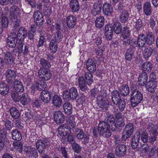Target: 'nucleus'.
Masks as SVG:
<instances>
[{"label": "nucleus", "instance_id": "obj_29", "mask_svg": "<svg viewBox=\"0 0 158 158\" xmlns=\"http://www.w3.org/2000/svg\"><path fill=\"white\" fill-rule=\"evenodd\" d=\"M97 103L98 106L102 108L103 111H105L108 109L109 107V104L107 100H103L101 99L99 100V98L97 99Z\"/></svg>", "mask_w": 158, "mask_h": 158}, {"label": "nucleus", "instance_id": "obj_42", "mask_svg": "<svg viewBox=\"0 0 158 158\" xmlns=\"http://www.w3.org/2000/svg\"><path fill=\"white\" fill-rule=\"evenodd\" d=\"M78 80L80 89L83 92H85L87 89L86 82L83 77L79 78Z\"/></svg>", "mask_w": 158, "mask_h": 158}, {"label": "nucleus", "instance_id": "obj_45", "mask_svg": "<svg viewBox=\"0 0 158 158\" xmlns=\"http://www.w3.org/2000/svg\"><path fill=\"white\" fill-rule=\"evenodd\" d=\"M153 49L151 47L145 48L143 52V56L144 59L148 60V59L151 56L153 52Z\"/></svg>", "mask_w": 158, "mask_h": 158}, {"label": "nucleus", "instance_id": "obj_62", "mask_svg": "<svg viewBox=\"0 0 158 158\" xmlns=\"http://www.w3.org/2000/svg\"><path fill=\"white\" fill-rule=\"evenodd\" d=\"M20 0H0V4L2 5H5L9 3L12 4H18Z\"/></svg>", "mask_w": 158, "mask_h": 158}, {"label": "nucleus", "instance_id": "obj_18", "mask_svg": "<svg viewBox=\"0 0 158 158\" xmlns=\"http://www.w3.org/2000/svg\"><path fill=\"white\" fill-rule=\"evenodd\" d=\"M143 13L146 16H149L152 14V7L150 2H145L143 4Z\"/></svg>", "mask_w": 158, "mask_h": 158}, {"label": "nucleus", "instance_id": "obj_26", "mask_svg": "<svg viewBox=\"0 0 158 158\" xmlns=\"http://www.w3.org/2000/svg\"><path fill=\"white\" fill-rule=\"evenodd\" d=\"M40 97L42 100L44 102L47 103L50 101L51 94L48 90H43L41 93Z\"/></svg>", "mask_w": 158, "mask_h": 158}, {"label": "nucleus", "instance_id": "obj_55", "mask_svg": "<svg viewBox=\"0 0 158 158\" xmlns=\"http://www.w3.org/2000/svg\"><path fill=\"white\" fill-rule=\"evenodd\" d=\"M110 128H108L98 132L100 136L104 138H108L111 135V132L110 130Z\"/></svg>", "mask_w": 158, "mask_h": 158}, {"label": "nucleus", "instance_id": "obj_2", "mask_svg": "<svg viewBox=\"0 0 158 158\" xmlns=\"http://www.w3.org/2000/svg\"><path fill=\"white\" fill-rule=\"evenodd\" d=\"M130 99L131 106L135 107L143 100V94L138 89H135L131 94Z\"/></svg>", "mask_w": 158, "mask_h": 158}, {"label": "nucleus", "instance_id": "obj_10", "mask_svg": "<svg viewBox=\"0 0 158 158\" xmlns=\"http://www.w3.org/2000/svg\"><path fill=\"white\" fill-rule=\"evenodd\" d=\"M127 147L123 144H120L116 146L115 154L119 157H122L124 156L126 153Z\"/></svg>", "mask_w": 158, "mask_h": 158}, {"label": "nucleus", "instance_id": "obj_46", "mask_svg": "<svg viewBox=\"0 0 158 158\" xmlns=\"http://www.w3.org/2000/svg\"><path fill=\"white\" fill-rule=\"evenodd\" d=\"M122 38L123 46L126 48L129 45H130V46H134V42H135L134 39H131L130 37H122Z\"/></svg>", "mask_w": 158, "mask_h": 158}, {"label": "nucleus", "instance_id": "obj_24", "mask_svg": "<svg viewBox=\"0 0 158 158\" xmlns=\"http://www.w3.org/2000/svg\"><path fill=\"white\" fill-rule=\"evenodd\" d=\"M26 155L29 158H38V154L37 150L35 148H27L24 150Z\"/></svg>", "mask_w": 158, "mask_h": 158}, {"label": "nucleus", "instance_id": "obj_54", "mask_svg": "<svg viewBox=\"0 0 158 158\" xmlns=\"http://www.w3.org/2000/svg\"><path fill=\"white\" fill-rule=\"evenodd\" d=\"M8 87L6 83H0V94L3 95H6L8 94Z\"/></svg>", "mask_w": 158, "mask_h": 158}, {"label": "nucleus", "instance_id": "obj_34", "mask_svg": "<svg viewBox=\"0 0 158 158\" xmlns=\"http://www.w3.org/2000/svg\"><path fill=\"white\" fill-rule=\"evenodd\" d=\"M52 103L54 106L57 108L60 107L62 103L61 98L58 95L55 94L53 97L52 99Z\"/></svg>", "mask_w": 158, "mask_h": 158}, {"label": "nucleus", "instance_id": "obj_39", "mask_svg": "<svg viewBox=\"0 0 158 158\" xmlns=\"http://www.w3.org/2000/svg\"><path fill=\"white\" fill-rule=\"evenodd\" d=\"M10 114L14 119H18L19 118L20 115L18 110L14 107H11L9 110Z\"/></svg>", "mask_w": 158, "mask_h": 158}, {"label": "nucleus", "instance_id": "obj_3", "mask_svg": "<svg viewBox=\"0 0 158 158\" xmlns=\"http://www.w3.org/2000/svg\"><path fill=\"white\" fill-rule=\"evenodd\" d=\"M76 132H78L76 134V137L79 139H82V143L85 145L87 144L89 141V135L84 134L83 130L77 128L76 129Z\"/></svg>", "mask_w": 158, "mask_h": 158}, {"label": "nucleus", "instance_id": "obj_56", "mask_svg": "<svg viewBox=\"0 0 158 158\" xmlns=\"http://www.w3.org/2000/svg\"><path fill=\"white\" fill-rule=\"evenodd\" d=\"M80 95L78 96V98L77 100V102L79 105H83L85 103V93L80 92Z\"/></svg>", "mask_w": 158, "mask_h": 158}, {"label": "nucleus", "instance_id": "obj_53", "mask_svg": "<svg viewBox=\"0 0 158 158\" xmlns=\"http://www.w3.org/2000/svg\"><path fill=\"white\" fill-rule=\"evenodd\" d=\"M134 130V127L132 123H129L126 125L124 129V131L125 133L130 135L132 134Z\"/></svg>", "mask_w": 158, "mask_h": 158}, {"label": "nucleus", "instance_id": "obj_19", "mask_svg": "<svg viewBox=\"0 0 158 158\" xmlns=\"http://www.w3.org/2000/svg\"><path fill=\"white\" fill-rule=\"evenodd\" d=\"M135 49V48L132 46L127 48L125 55V58L127 61L130 62L131 60L134 56Z\"/></svg>", "mask_w": 158, "mask_h": 158}, {"label": "nucleus", "instance_id": "obj_58", "mask_svg": "<svg viewBox=\"0 0 158 158\" xmlns=\"http://www.w3.org/2000/svg\"><path fill=\"white\" fill-rule=\"evenodd\" d=\"M69 92L71 96L72 100L75 99L78 96V93L77 89L75 87L71 88L69 89Z\"/></svg>", "mask_w": 158, "mask_h": 158}, {"label": "nucleus", "instance_id": "obj_22", "mask_svg": "<svg viewBox=\"0 0 158 158\" xmlns=\"http://www.w3.org/2000/svg\"><path fill=\"white\" fill-rule=\"evenodd\" d=\"M148 76L147 73L142 71L139 74L138 78L139 85L141 86H143L147 82Z\"/></svg>", "mask_w": 158, "mask_h": 158}, {"label": "nucleus", "instance_id": "obj_1", "mask_svg": "<svg viewBox=\"0 0 158 158\" xmlns=\"http://www.w3.org/2000/svg\"><path fill=\"white\" fill-rule=\"evenodd\" d=\"M21 10L18 6L13 5L10 10V16L12 19V21L14 22V27H18L20 23Z\"/></svg>", "mask_w": 158, "mask_h": 158}, {"label": "nucleus", "instance_id": "obj_35", "mask_svg": "<svg viewBox=\"0 0 158 158\" xmlns=\"http://www.w3.org/2000/svg\"><path fill=\"white\" fill-rule=\"evenodd\" d=\"M5 62L7 65H10L14 64L15 59L11 53L10 52H6L5 53Z\"/></svg>", "mask_w": 158, "mask_h": 158}, {"label": "nucleus", "instance_id": "obj_43", "mask_svg": "<svg viewBox=\"0 0 158 158\" xmlns=\"http://www.w3.org/2000/svg\"><path fill=\"white\" fill-rule=\"evenodd\" d=\"M65 113L67 115L71 114L73 112V106L70 103H65L63 106Z\"/></svg>", "mask_w": 158, "mask_h": 158}, {"label": "nucleus", "instance_id": "obj_9", "mask_svg": "<svg viewBox=\"0 0 158 158\" xmlns=\"http://www.w3.org/2000/svg\"><path fill=\"white\" fill-rule=\"evenodd\" d=\"M137 40V41L134 39L135 42H134V46H133L135 48L137 47L139 48L143 47L146 43L145 35L143 33L140 34L138 35Z\"/></svg>", "mask_w": 158, "mask_h": 158}, {"label": "nucleus", "instance_id": "obj_31", "mask_svg": "<svg viewBox=\"0 0 158 158\" xmlns=\"http://www.w3.org/2000/svg\"><path fill=\"white\" fill-rule=\"evenodd\" d=\"M69 7L73 13L77 12L80 8L79 3L77 0H71L70 2Z\"/></svg>", "mask_w": 158, "mask_h": 158}, {"label": "nucleus", "instance_id": "obj_27", "mask_svg": "<svg viewBox=\"0 0 158 158\" xmlns=\"http://www.w3.org/2000/svg\"><path fill=\"white\" fill-rule=\"evenodd\" d=\"M13 83V89L15 92H23L24 91V87L21 82L15 80Z\"/></svg>", "mask_w": 158, "mask_h": 158}, {"label": "nucleus", "instance_id": "obj_40", "mask_svg": "<svg viewBox=\"0 0 158 158\" xmlns=\"http://www.w3.org/2000/svg\"><path fill=\"white\" fill-rule=\"evenodd\" d=\"M105 22V19L103 16H99L97 17L95 24L96 27L98 28H101L103 26Z\"/></svg>", "mask_w": 158, "mask_h": 158}, {"label": "nucleus", "instance_id": "obj_16", "mask_svg": "<svg viewBox=\"0 0 158 158\" xmlns=\"http://www.w3.org/2000/svg\"><path fill=\"white\" fill-rule=\"evenodd\" d=\"M106 122L110 126L111 130L114 131L116 130L118 127L115 122V118L113 115H109L106 118Z\"/></svg>", "mask_w": 158, "mask_h": 158}, {"label": "nucleus", "instance_id": "obj_23", "mask_svg": "<svg viewBox=\"0 0 158 158\" xmlns=\"http://www.w3.org/2000/svg\"><path fill=\"white\" fill-rule=\"evenodd\" d=\"M102 6V1H100L95 3L93 5V9L92 10V13L94 16L99 14L101 12Z\"/></svg>", "mask_w": 158, "mask_h": 158}, {"label": "nucleus", "instance_id": "obj_13", "mask_svg": "<svg viewBox=\"0 0 158 158\" xmlns=\"http://www.w3.org/2000/svg\"><path fill=\"white\" fill-rule=\"evenodd\" d=\"M47 144L44 143L41 139L38 140L36 142V147L40 155H42L45 152Z\"/></svg>", "mask_w": 158, "mask_h": 158}, {"label": "nucleus", "instance_id": "obj_38", "mask_svg": "<svg viewBox=\"0 0 158 158\" xmlns=\"http://www.w3.org/2000/svg\"><path fill=\"white\" fill-rule=\"evenodd\" d=\"M120 93L119 91H118L116 89L114 90L111 92V99L113 103H115V102L120 99H122V98L120 96Z\"/></svg>", "mask_w": 158, "mask_h": 158}, {"label": "nucleus", "instance_id": "obj_12", "mask_svg": "<svg viewBox=\"0 0 158 158\" xmlns=\"http://www.w3.org/2000/svg\"><path fill=\"white\" fill-rule=\"evenodd\" d=\"M157 85V82L154 80H150L145 85L146 89L152 93L154 92Z\"/></svg>", "mask_w": 158, "mask_h": 158}, {"label": "nucleus", "instance_id": "obj_25", "mask_svg": "<svg viewBox=\"0 0 158 158\" xmlns=\"http://www.w3.org/2000/svg\"><path fill=\"white\" fill-rule=\"evenodd\" d=\"M120 94L122 96L128 95L130 93V89L127 84H123L118 88Z\"/></svg>", "mask_w": 158, "mask_h": 158}, {"label": "nucleus", "instance_id": "obj_4", "mask_svg": "<svg viewBox=\"0 0 158 158\" xmlns=\"http://www.w3.org/2000/svg\"><path fill=\"white\" fill-rule=\"evenodd\" d=\"M38 75L39 77L44 81L48 80L52 76L50 71L45 68H40L38 71Z\"/></svg>", "mask_w": 158, "mask_h": 158}, {"label": "nucleus", "instance_id": "obj_57", "mask_svg": "<svg viewBox=\"0 0 158 158\" xmlns=\"http://www.w3.org/2000/svg\"><path fill=\"white\" fill-rule=\"evenodd\" d=\"M134 27L137 31L141 30L143 28V24L141 19H139L136 20Z\"/></svg>", "mask_w": 158, "mask_h": 158}, {"label": "nucleus", "instance_id": "obj_51", "mask_svg": "<svg viewBox=\"0 0 158 158\" xmlns=\"http://www.w3.org/2000/svg\"><path fill=\"white\" fill-rule=\"evenodd\" d=\"M24 39L18 38L17 48L18 49L19 53H22L23 51V47L24 44Z\"/></svg>", "mask_w": 158, "mask_h": 158}, {"label": "nucleus", "instance_id": "obj_50", "mask_svg": "<svg viewBox=\"0 0 158 158\" xmlns=\"http://www.w3.org/2000/svg\"><path fill=\"white\" fill-rule=\"evenodd\" d=\"M108 128H110L111 129L110 126L105 121H101L98 126V132Z\"/></svg>", "mask_w": 158, "mask_h": 158}, {"label": "nucleus", "instance_id": "obj_30", "mask_svg": "<svg viewBox=\"0 0 158 158\" xmlns=\"http://www.w3.org/2000/svg\"><path fill=\"white\" fill-rule=\"evenodd\" d=\"M114 104L116 105L115 109H116L118 111H123L126 105V102L123 98L119 100Z\"/></svg>", "mask_w": 158, "mask_h": 158}, {"label": "nucleus", "instance_id": "obj_11", "mask_svg": "<svg viewBox=\"0 0 158 158\" xmlns=\"http://www.w3.org/2000/svg\"><path fill=\"white\" fill-rule=\"evenodd\" d=\"M49 1L50 0H39L36 4V9L40 11L42 10L44 15H46L45 13L47 12L46 4L49 2Z\"/></svg>", "mask_w": 158, "mask_h": 158}, {"label": "nucleus", "instance_id": "obj_64", "mask_svg": "<svg viewBox=\"0 0 158 158\" xmlns=\"http://www.w3.org/2000/svg\"><path fill=\"white\" fill-rule=\"evenodd\" d=\"M40 64L43 67V68H45L46 69H48L50 68L51 66L50 62L43 58L41 59Z\"/></svg>", "mask_w": 158, "mask_h": 158}, {"label": "nucleus", "instance_id": "obj_47", "mask_svg": "<svg viewBox=\"0 0 158 158\" xmlns=\"http://www.w3.org/2000/svg\"><path fill=\"white\" fill-rule=\"evenodd\" d=\"M142 70L144 72L147 71L148 72H151L153 67V65L150 62L146 61L144 62L141 65Z\"/></svg>", "mask_w": 158, "mask_h": 158}, {"label": "nucleus", "instance_id": "obj_63", "mask_svg": "<svg viewBox=\"0 0 158 158\" xmlns=\"http://www.w3.org/2000/svg\"><path fill=\"white\" fill-rule=\"evenodd\" d=\"M55 35L54 40L57 43H59L62 41L63 36L60 31H56Z\"/></svg>", "mask_w": 158, "mask_h": 158}, {"label": "nucleus", "instance_id": "obj_49", "mask_svg": "<svg viewBox=\"0 0 158 158\" xmlns=\"http://www.w3.org/2000/svg\"><path fill=\"white\" fill-rule=\"evenodd\" d=\"M35 85L38 90L40 91L45 90V88L47 86L44 81L43 80H38L36 82Z\"/></svg>", "mask_w": 158, "mask_h": 158}, {"label": "nucleus", "instance_id": "obj_60", "mask_svg": "<svg viewBox=\"0 0 158 158\" xmlns=\"http://www.w3.org/2000/svg\"><path fill=\"white\" fill-rule=\"evenodd\" d=\"M121 33L122 37H130L131 35V31L129 27L127 26L123 28V31Z\"/></svg>", "mask_w": 158, "mask_h": 158}, {"label": "nucleus", "instance_id": "obj_14", "mask_svg": "<svg viewBox=\"0 0 158 158\" xmlns=\"http://www.w3.org/2000/svg\"><path fill=\"white\" fill-rule=\"evenodd\" d=\"M16 74L14 70L10 69H8L6 73V80L7 82L9 84L13 83L15 80Z\"/></svg>", "mask_w": 158, "mask_h": 158}, {"label": "nucleus", "instance_id": "obj_7", "mask_svg": "<svg viewBox=\"0 0 158 158\" xmlns=\"http://www.w3.org/2000/svg\"><path fill=\"white\" fill-rule=\"evenodd\" d=\"M18 38L14 33L11 34L9 36L6 40V46L7 47L14 48L16 46Z\"/></svg>", "mask_w": 158, "mask_h": 158}, {"label": "nucleus", "instance_id": "obj_61", "mask_svg": "<svg viewBox=\"0 0 158 158\" xmlns=\"http://www.w3.org/2000/svg\"><path fill=\"white\" fill-rule=\"evenodd\" d=\"M105 50V48L104 46H98L95 48V53L98 56L102 57L103 55Z\"/></svg>", "mask_w": 158, "mask_h": 158}, {"label": "nucleus", "instance_id": "obj_20", "mask_svg": "<svg viewBox=\"0 0 158 158\" xmlns=\"http://www.w3.org/2000/svg\"><path fill=\"white\" fill-rule=\"evenodd\" d=\"M103 14L106 16L110 15L113 12V8L111 4L107 2L103 5L102 8Z\"/></svg>", "mask_w": 158, "mask_h": 158}, {"label": "nucleus", "instance_id": "obj_8", "mask_svg": "<svg viewBox=\"0 0 158 158\" xmlns=\"http://www.w3.org/2000/svg\"><path fill=\"white\" fill-rule=\"evenodd\" d=\"M3 11L1 7H0V34L3 32V29L6 28L8 25V20L7 18L3 16Z\"/></svg>", "mask_w": 158, "mask_h": 158}, {"label": "nucleus", "instance_id": "obj_37", "mask_svg": "<svg viewBox=\"0 0 158 158\" xmlns=\"http://www.w3.org/2000/svg\"><path fill=\"white\" fill-rule=\"evenodd\" d=\"M112 29L114 32L117 34H119L122 32L121 24L119 21L114 22L113 23Z\"/></svg>", "mask_w": 158, "mask_h": 158}, {"label": "nucleus", "instance_id": "obj_32", "mask_svg": "<svg viewBox=\"0 0 158 158\" xmlns=\"http://www.w3.org/2000/svg\"><path fill=\"white\" fill-rule=\"evenodd\" d=\"M116 123L117 126L119 127H123L125 125L124 120L123 118L122 113L118 112L116 114Z\"/></svg>", "mask_w": 158, "mask_h": 158}, {"label": "nucleus", "instance_id": "obj_59", "mask_svg": "<svg viewBox=\"0 0 158 158\" xmlns=\"http://www.w3.org/2000/svg\"><path fill=\"white\" fill-rule=\"evenodd\" d=\"M92 73L87 72L85 75V81L87 82V84L89 85L91 84L93 82V75Z\"/></svg>", "mask_w": 158, "mask_h": 158}, {"label": "nucleus", "instance_id": "obj_28", "mask_svg": "<svg viewBox=\"0 0 158 158\" xmlns=\"http://www.w3.org/2000/svg\"><path fill=\"white\" fill-rule=\"evenodd\" d=\"M86 66L87 70L90 72L94 73L96 70V63L92 59H89L87 60Z\"/></svg>", "mask_w": 158, "mask_h": 158}, {"label": "nucleus", "instance_id": "obj_17", "mask_svg": "<svg viewBox=\"0 0 158 158\" xmlns=\"http://www.w3.org/2000/svg\"><path fill=\"white\" fill-rule=\"evenodd\" d=\"M77 20L76 17L73 15H70L66 18L67 25L70 29L74 27L77 23Z\"/></svg>", "mask_w": 158, "mask_h": 158}, {"label": "nucleus", "instance_id": "obj_36", "mask_svg": "<svg viewBox=\"0 0 158 158\" xmlns=\"http://www.w3.org/2000/svg\"><path fill=\"white\" fill-rule=\"evenodd\" d=\"M12 139L14 140L19 141L22 139V135L21 133L17 129L12 131L11 132Z\"/></svg>", "mask_w": 158, "mask_h": 158}, {"label": "nucleus", "instance_id": "obj_44", "mask_svg": "<svg viewBox=\"0 0 158 158\" xmlns=\"http://www.w3.org/2000/svg\"><path fill=\"white\" fill-rule=\"evenodd\" d=\"M129 14L127 10H123L120 14L119 20L121 23H125L128 21Z\"/></svg>", "mask_w": 158, "mask_h": 158}, {"label": "nucleus", "instance_id": "obj_33", "mask_svg": "<svg viewBox=\"0 0 158 158\" xmlns=\"http://www.w3.org/2000/svg\"><path fill=\"white\" fill-rule=\"evenodd\" d=\"M27 31L24 27H22L19 28L17 34H14L16 35L17 38L25 39L27 36Z\"/></svg>", "mask_w": 158, "mask_h": 158}, {"label": "nucleus", "instance_id": "obj_21", "mask_svg": "<svg viewBox=\"0 0 158 158\" xmlns=\"http://www.w3.org/2000/svg\"><path fill=\"white\" fill-rule=\"evenodd\" d=\"M140 137V132L139 131L137 132L133 136L131 141V146L133 149H135L137 148L139 145Z\"/></svg>", "mask_w": 158, "mask_h": 158}, {"label": "nucleus", "instance_id": "obj_41", "mask_svg": "<svg viewBox=\"0 0 158 158\" xmlns=\"http://www.w3.org/2000/svg\"><path fill=\"white\" fill-rule=\"evenodd\" d=\"M58 43L54 39L50 41L49 44V48L51 53L53 54L56 53L58 47Z\"/></svg>", "mask_w": 158, "mask_h": 158}, {"label": "nucleus", "instance_id": "obj_52", "mask_svg": "<svg viewBox=\"0 0 158 158\" xmlns=\"http://www.w3.org/2000/svg\"><path fill=\"white\" fill-rule=\"evenodd\" d=\"M12 145L13 148L16 151L21 153L23 150V145L21 142L19 141L13 142Z\"/></svg>", "mask_w": 158, "mask_h": 158}, {"label": "nucleus", "instance_id": "obj_6", "mask_svg": "<svg viewBox=\"0 0 158 158\" xmlns=\"http://www.w3.org/2000/svg\"><path fill=\"white\" fill-rule=\"evenodd\" d=\"M104 35L108 40H112L114 33L111 23H108L105 25L104 28Z\"/></svg>", "mask_w": 158, "mask_h": 158}, {"label": "nucleus", "instance_id": "obj_5", "mask_svg": "<svg viewBox=\"0 0 158 158\" xmlns=\"http://www.w3.org/2000/svg\"><path fill=\"white\" fill-rule=\"evenodd\" d=\"M33 18L34 23L37 26L40 27L44 23V16L41 12L39 10L34 12L33 15Z\"/></svg>", "mask_w": 158, "mask_h": 158}, {"label": "nucleus", "instance_id": "obj_15", "mask_svg": "<svg viewBox=\"0 0 158 158\" xmlns=\"http://www.w3.org/2000/svg\"><path fill=\"white\" fill-rule=\"evenodd\" d=\"M54 121L56 123L60 124L64 120V116L62 112L60 111H56L54 114Z\"/></svg>", "mask_w": 158, "mask_h": 158}, {"label": "nucleus", "instance_id": "obj_48", "mask_svg": "<svg viewBox=\"0 0 158 158\" xmlns=\"http://www.w3.org/2000/svg\"><path fill=\"white\" fill-rule=\"evenodd\" d=\"M154 36L153 35L152 32L148 31L146 36V41L147 44L148 45H151L154 41Z\"/></svg>", "mask_w": 158, "mask_h": 158}]
</instances>
